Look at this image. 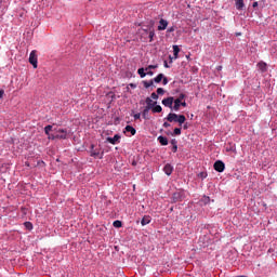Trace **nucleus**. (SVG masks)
<instances>
[{
	"label": "nucleus",
	"instance_id": "obj_6",
	"mask_svg": "<svg viewBox=\"0 0 277 277\" xmlns=\"http://www.w3.org/2000/svg\"><path fill=\"white\" fill-rule=\"evenodd\" d=\"M162 105H164V107H169L170 109H173L174 105V97L173 96H169L167 98L162 100Z\"/></svg>",
	"mask_w": 277,
	"mask_h": 277
},
{
	"label": "nucleus",
	"instance_id": "obj_1",
	"mask_svg": "<svg viewBox=\"0 0 277 277\" xmlns=\"http://www.w3.org/2000/svg\"><path fill=\"white\" fill-rule=\"evenodd\" d=\"M103 155H105V153L101 148H94V145H91V157H94L95 159H103Z\"/></svg>",
	"mask_w": 277,
	"mask_h": 277
},
{
	"label": "nucleus",
	"instance_id": "obj_17",
	"mask_svg": "<svg viewBox=\"0 0 277 277\" xmlns=\"http://www.w3.org/2000/svg\"><path fill=\"white\" fill-rule=\"evenodd\" d=\"M185 120H187V118L185 117V115H177V121L180 127H182L185 122Z\"/></svg>",
	"mask_w": 277,
	"mask_h": 277
},
{
	"label": "nucleus",
	"instance_id": "obj_51",
	"mask_svg": "<svg viewBox=\"0 0 277 277\" xmlns=\"http://www.w3.org/2000/svg\"><path fill=\"white\" fill-rule=\"evenodd\" d=\"M217 70H222V66H220V67L217 68Z\"/></svg>",
	"mask_w": 277,
	"mask_h": 277
},
{
	"label": "nucleus",
	"instance_id": "obj_35",
	"mask_svg": "<svg viewBox=\"0 0 277 277\" xmlns=\"http://www.w3.org/2000/svg\"><path fill=\"white\" fill-rule=\"evenodd\" d=\"M185 96H186L185 93H181L176 100L182 103Z\"/></svg>",
	"mask_w": 277,
	"mask_h": 277
},
{
	"label": "nucleus",
	"instance_id": "obj_46",
	"mask_svg": "<svg viewBox=\"0 0 277 277\" xmlns=\"http://www.w3.org/2000/svg\"><path fill=\"white\" fill-rule=\"evenodd\" d=\"M169 127H170V123H169V122H164V123H163V128H164V129H169Z\"/></svg>",
	"mask_w": 277,
	"mask_h": 277
},
{
	"label": "nucleus",
	"instance_id": "obj_50",
	"mask_svg": "<svg viewBox=\"0 0 277 277\" xmlns=\"http://www.w3.org/2000/svg\"><path fill=\"white\" fill-rule=\"evenodd\" d=\"M130 85H131V88H135V84H133V83H131Z\"/></svg>",
	"mask_w": 277,
	"mask_h": 277
},
{
	"label": "nucleus",
	"instance_id": "obj_39",
	"mask_svg": "<svg viewBox=\"0 0 277 277\" xmlns=\"http://www.w3.org/2000/svg\"><path fill=\"white\" fill-rule=\"evenodd\" d=\"M157 94H166V91L163 90V88H158Z\"/></svg>",
	"mask_w": 277,
	"mask_h": 277
},
{
	"label": "nucleus",
	"instance_id": "obj_38",
	"mask_svg": "<svg viewBox=\"0 0 277 277\" xmlns=\"http://www.w3.org/2000/svg\"><path fill=\"white\" fill-rule=\"evenodd\" d=\"M134 120H140L142 118V114L137 113L133 115Z\"/></svg>",
	"mask_w": 277,
	"mask_h": 277
},
{
	"label": "nucleus",
	"instance_id": "obj_42",
	"mask_svg": "<svg viewBox=\"0 0 277 277\" xmlns=\"http://www.w3.org/2000/svg\"><path fill=\"white\" fill-rule=\"evenodd\" d=\"M176 150H179V145H173L172 153H176Z\"/></svg>",
	"mask_w": 277,
	"mask_h": 277
},
{
	"label": "nucleus",
	"instance_id": "obj_25",
	"mask_svg": "<svg viewBox=\"0 0 277 277\" xmlns=\"http://www.w3.org/2000/svg\"><path fill=\"white\" fill-rule=\"evenodd\" d=\"M162 79H163V74H159V75L157 76V78H154L153 81H154L155 83H161Z\"/></svg>",
	"mask_w": 277,
	"mask_h": 277
},
{
	"label": "nucleus",
	"instance_id": "obj_36",
	"mask_svg": "<svg viewBox=\"0 0 277 277\" xmlns=\"http://www.w3.org/2000/svg\"><path fill=\"white\" fill-rule=\"evenodd\" d=\"M198 176H199V179H207L208 174H207V172H200L198 174Z\"/></svg>",
	"mask_w": 277,
	"mask_h": 277
},
{
	"label": "nucleus",
	"instance_id": "obj_13",
	"mask_svg": "<svg viewBox=\"0 0 277 277\" xmlns=\"http://www.w3.org/2000/svg\"><path fill=\"white\" fill-rule=\"evenodd\" d=\"M235 5L237 10H243V8H246L243 0H235Z\"/></svg>",
	"mask_w": 277,
	"mask_h": 277
},
{
	"label": "nucleus",
	"instance_id": "obj_27",
	"mask_svg": "<svg viewBox=\"0 0 277 277\" xmlns=\"http://www.w3.org/2000/svg\"><path fill=\"white\" fill-rule=\"evenodd\" d=\"M144 88L148 89L154 85V80L143 81Z\"/></svg>",
	"mask_w": 277,
	"mask_h": 277
},
{
	"label": "nucleus",
	"instance_id": "obj_40",
	"mask_svg": "<svg viewBox=\"0 0 277 277\" xmlns=\"http://www.w3.org/2000/svg\"><path fill=\"white\" fill-rule=\"evenodd\" d=\"M177 144H179V142L175 138L171 140V145L172 146H179Z\"/></svg>",
	"mask_w": 277,
	"mask_h": 277
},
{
	"label": "nucleus",
	"instance_id": "obj_28",
	"mask_svg": "<svg viewBox=\"0 0 277 277\" xmlns=\"http://www.w3.org/2000/svg\"><path fill=\"white\" fill-rule=\"evenodd\" d=\"M51 131H53V126H47L44 128V133L45 135H50L51 134Z\"/></svg>",
	"mask_w": 277,
	"mask_h": 277
},
{
	"label": "nucleus",
	"instance_id": "obj_14",
	"mask_svg": "<svg viewBox=\"0 0 277 277\" xmlns=\"http://www.w3.org/2000/svg\"><path fill=\"white\" fill-rule=\"evenodd\" d=\"M258 68L262 71V72H266L267 71V64L264 62H260L258 63Z\"/></svg>",
	"mask_w": 277,
	"mask_h": 277
},
{
	"label": "nucleus",
	"instance_id": "obj_21",
	"mask_svg": "<svg viewBox=\"0 0 277 277\" xmlns=\"http://www.w3.org/2000/svg\"><path fill=\"white\" fill-rule=\"evenodd\" d=\"M173 110L179 111V109H181V102L179 100H173Z\"/></svg>",
	"mask_w": 277,
	"mask_h": 277
},
{
	"label": "nucleus",
	"instance_id": "obj_44",
	"mask_svg": "<svg viewBox=\"0 0 277 277\" xmlns=\"http://www.w3.org/2000/svg\"><path fill=\"white\" fill-rule=\"evenodd\" d=\"M163 66H164V68H170V65H168V61L163 62Z\"/></svg>",
	"mask_w": 277,
	"mask_h": 277
},
{
	"label": "nucleus",
	"instance_id": "obj_29",
	"mask_svg": "<svg viewBox=\"0 0 277 277\" xmlns=\"http://www.w3.org/2000/svg\"><path fill=\"white\" fill-rule=\"evenodd\" d=\"M24 226H25V228H27V230H32L34 229V224H31V222H25Z\"/></svg>",
	"mask_w": 277,
	"mask_h": 277
},
{
	"label": "nucleus",
	"instance_id": "obj_8",
	"mask_svg": "<svg viewBox=\"0 0 277 277\" xmlns=\"http://www.w3.org/2000/svg\"><path fill=\"white\" fill-rule=\"evenodd\" d=\"M106 140H107V142H109V144H113V145L120 144V135L119 134H115L114 137H107Z\"/></svg>",
	"mask_w": 277,
	"mask_h": 277
},
{
	"label": "nucleus",
	"instance_id": "obj_31",
	"mask_svg": "<svg viewBox=\"0 0 277 277\" xmlns=\"http://www.w3.org/2000/svg\"><path fill=\"white\" fill-rule=\"evenodd\" d=\"M174 31H176V27H174V26H171V27H169V28L167 29V34H172V32H174Z\"/></svg>",
	"mask_w": 277,
	"mask_h": 277
},
{
	"label": "nucleus",
	"instance_id": "obj_32",
	"mask_svg": "<svg viewBox=\"0 0 277 277\" xmlns=\"http://www.w3.org/2000/svg\"><path fill=\"white\" fill-rule=\"evenodd\" d=\"M172 135H181V128H175Z\"/></svg>",
	"mask_w": 277,
	"mask_h": 277
},
{
	"label": "nucleus",
	"instance_id": "obj_52",
	"mask_svg": "<svg viewBox=\"0 0 277 277\" xmlns=\"http://www.w3.org/2000/svg\"><path fill=\"white\" fill-rule=\"evenodd\" d=\"M184 129H187V126H184Z\"/></svg>",
	"mask_w": 277,
	"mask_h": 277
},
{
	"label": "nucleus",
	"instance_id": "obj_43",
	"mask_svg": "<svg viewBox=\"0 0 277 277\" xmlns=\"http://www.w3.org/2000/svg\"><path fill=\"white\" fill-rule=\"evenodd\" d=\"M162 83H163V85H168V78H166L164 76H163V79H162Z\"/></svg>",
	"mask_w": 277,
	"mask_h": 277
},
{
	"label": "nucleus",
	"instance_id": "obj_12",
	"mask_svg": "<svg viewBox=\"0 0 277 277\" xmlns=\"http://www.w3.org/2000/svg\"><path fill=\"white\" fill-rule=\"evenodd\" d=\"M145 103L147 105L145 107H149V109H151L153 107H155V105H157V102H153L150 97H146Z\"/></svg>",
	"mask_w": 277,
	"mask_h": 277
},
{
	"label": "nucleus",
	"instance_id": "obj_5",
	"mask_svg": "<svg viewBox=\"0 0 277 277\" xmlns=\"http://www.w3.org/2000/svg\"><path fill=\"white\" fill-rule=\"evenodd\" d=\"M213 168L216 172H224V170H226V164H224V161L217 160L214 162Z\"/></svg>",
	"mask_w": 277,
	"mask_h": 277
},
{
	"label": "nucleus",
	"instance_id": "obj_34",
	"mask_svg": "<svg viewBox=\"0 0 277 277\" xmlns=\"http://www.w3.org/2000/svg\"><path fill=\"white\" fill-rule=\"evenodd\" d=\"M146 36H148V34H146L145 31H143V34H142V36H141V40L143 41V42H146Z\"/></svg>",
	"mask_w": 277,
	"mask_h": 277
},
{
	"label": "nucleus",
	"instance_id": "obj_18",
	"mask_svg": "<svg viewBox=\"0 0 277 277\" xmlns=\"http://www.w3.org/2000/svg\"><path fill=\"white\" fill-rule=\"evenodd\" d=\"M153 114H161L163 111V108H161L160 105L153 106L151 108Z\"/></svg>",
	"mask_w": 277,
	"mask_h": 277
},
{
	"label": "nucleus",
	"instance_id": "obj_19",
	"mask_svg": "<svg viewBox=\"0 0 277 277\" xmlns=\"http://www.w3.org/2000/svg\"><path fill=\"white\" fill-rule=\"evenodd\" d=\"M126 131L127 133H131V135H135V133H137V131L135 130V128H133V126H127Z\"/></svg>",
	"mask_w": 277,
	"mask_h": 277
},
{
	"label": "nucleus",
	"instance_id": "obj_30",
	"mask_svg": "<svg viewBox=\"0 0 277 277\" xmlns=\"http://www.w3.org/2000/svg\"><path fill=\"white\" fill-rule=\"evenodd\" d=\"M155 68H159V65H149L145 70H155Z\"/></svg>",
	"mask_w": 277,
	"mask_h": 277
},
{
	"label": "nucleus",
	"instance_id": "obj_3",
	"mask_svg": "<svg viewBox=\"0 0 277 277\" xmlns=\"http://www.w3.org/2000/svg\"><path fill=\"white\" fill-rule=\"evenodd\" d=\"M185 199V193L183 190H177L172 195V202H182Z\"/></svg>",
	"mask_w": 277,
	"mask_h": 277
},
{
	"label": "nucleus",
	"instance_id": "obj_41",
	"mask_svg": "<svg viewBox=\"0 0 277 277\" xmlns=\"http://www.w3.org/2000/svg\"><path fill=\"white\" fill-rule=\"evenodd\" d=\"M146 75H149V77H153V75H155V72H153V70L148 69L145 70Z\"/></svg>",
	"mask_w": 277,
	"mask_h": 277
},
{
	"label": "nucleus",
	"instance_id": "obj_16",
	"mask_svg": "<svg viewBox=\"0 0 277 277\" xmlns=\"http://www.w3.org/2000/svg\"><path fill=\"white\" fill-rule=\"evenodd\" d=\"M179 53H181V48H179V45H173L174 60L179 58Z\"/></svg>",
	"mask_w": 277,
	"mask_h": 277
},
{
	"label": "nucleus",
	"instance_id": "obj_45",
	"mask_svg": "<svg viewBox=\"0 0 277 277\" xmlns=\"http://www.w3.org/2000/svg\"><path fill=\"white\" fill-rule=\"evenodd\" d=\"M181 106L182 107H187V102H185V101L181 102Z\"/></svg>",
	"mask_w": 277,
	"mask_h": 277
},
{
	"label": "nucleus",
	"instance_id": "obj_7",
	"mask_svg": "<svg viewBox=\"0 0 277 277\" xmlns=\"http://www.w3.org/2000/svg\"><path fill=\"white\" fill-rule=\"evenodd\" d=\"M168 25H169L168 19L161 18L159 21L158 31H166V29H168Z\"/></svg>",
	"mask_w": 277,
	"mask_h": 277
},
{
	"label": "nucleus",
	"instance_id": "obj_15",
	"mask_svg": "<svg viewBox=\"0 0 277 277\" xmlns=\"http://www.w3.org/2000/svg\"><path fill=\"white\" fill-rule=\"evenodd\" d=\"M158 142L161 146H168V137L166 136H158Z\"/></svg>",
	"mask_w": 277,
	"mask_h": 277
},
{
	"label": "nucleus",
	"instance_id": "obj_4",
	"mask_svg": "<svg viewBox=\"0 0 277 277\" xmlns=\"http://www.w3.org/2000/svg\"><path fill=\"white\" fill-rule=\"evenodd\" d=\"M29 64H31L34 68H38V55H36V50L30 52Z\"/></svg>",
	"mask_w": 277,
	"mask_h": 277
},
{
	"label": "nucleus",
	"instance_id": "obj_49",
	"mask_svg": "<svg viewBox=\"0 0 277 277\" xmlns=\"http://www.w3.org/2000/svg\"><path fill=\"white\" fill-rule=\"evenodd\" d=\"M132 166H137V161L133 160Z\"/></svg>",
	"mask_w": 277,
	"mask_h": 277
},
{
	"label": "nucleus",
	"instance_id": "obj_33",
	"mask_svg": "<svg viewBox=\"0 0 277 277\" xmlns=\"http://www.w3.org/2000/svg\"><path fill=\"white\" fill-rule=\"evenodd\" d=\"M48 140H57L55 132L53 134H48Z\"/></svg>",
	"mask_w": 277,
	"mask_h": 277
},
{
	"label": "nucleus",
	"instance_id": "obj_22",
	"mask_svg": "<svg viewBox=\"0 0 277 277\" xmlns=\"http://www.w3.org/2000/svg\"><path fill=\"white\" fill-rule=\"evenodd\" d=\"M137 75H140L141 79H144V77H146V69H144V67L138 68Z\"/></svg>",
	"mask_w": 277,
	"mask_h": 277
},
{
	"label": "nucleus",
	"instance_id": "obj_23",
	"mask_svg": "<svg viewBox=\"0 0 277 277\" xmlns=\"http://www.w3.org/2000/svg\"><path fill=\"white\" fill-rule=\"evenodd\" d=\"M148 111H150V107H145L142 113V117L144 118V120H148Z\"/></svg>",
	"mask_w": 277,
	"mask_h": 277
},
{
	"label": "nucleus",
	"instance_id": "obj_9",
	"mask_svg": "<svg viewBox=\"0 0 277 277\" xmlns=\"http://www.w3.org/2000/svg\"><path fill=\"white\" fill-rule=\"evenodd\" d=\"M166 120H168V122H177L179 120V115L177 114H174V113H170Z\"/></svg>",
	"mask_w": 277,
	"mask_h": 277
},
{
	"label": "nucleus",
	"instance_id": "obj_10",
	"mask_svg": "<svg viewBox=\"0 0 277 277\" xmlns=\"http://www.w3.org/2000/svg\"><path fill=\"white\" fill-rule=\"evenodd\" d=\"M163 172L167 174V176H170L172 172H174V167H172L170 163H167L163 168Z\"/></svg>",
	"mask_w": 277,
	"mask_h": 277
},
{
	"label": "nucleus",
	"instance_id": "obj_24",
	"mask_svg": "<svg viewBox=\"0 0 277 277\" xmlns=\"http://www.w3.org/2000/svg\"><path fill=\"white\" fill-rule=\"evenodd\" d=\"M200 202L202 205H209V202H211V198H209V196H203L200 200Z\"/></svg>",
	"mask_w": 277,
	"mask_h": 277
},
{
	"label": "nucleus",
	"instance_id": "obj_37",
	"mask_svg": "<svg viewBox=\"0 0 277 277\" xmlns=\"http://www.w3.org/2000/svg\"><path fill=\"white\" fill-rule=\"evenodd\" d=\"M151 98L154 100V101H157V98H159V94L158 93H151Z\"/></svg>",
	"mask_w": 277,
	"mask_h": 277
},
{
	"label": "nucleus",
	"instance_id": "obj_48",
	"mask_svg": "<svg viewBox=\"0 0 277 277\" xmlns=\"http://www.w3.org/2000/svg\"><path fill=\"white\" fill-rule=\"evenodd\" d=\"M253 8H259V2H253Z\"/></svg>",
	"mask_w": 277,
	"mask_h": 277
},
{
	"label": "nucleus",
	"instance_id": "obj_2",
	"mask_svg": "<svg viewBox=\"0 0 277 277\" xmlns=\"http://www.w3.org/2000/svg\"><path fill=\"white\" fill-rule=\"evenodd\" d=\"M57 140H68V130L67 129H54Z\"/></svg>",
	"mask_w": 277,
	"mask_h": 277
},
{
	"label": "nucleus",
	"instance_id": "obj_11",
	"mask_svg": "<svg viewBox=\"0 0 277 277\" xmlns=\"http://www.w3.org/2000/svg\"><path fill=\"white\" fill-rule=\"evenodd\" d=\"M142 31H145V34H148L149 42H153L155 38V29L148 28V29H142Z\"/></svg>",
	"mask_w": 277,
	"mask_h": 277
},
{
	"label": "nucleus",
	"instance_id": "obj_20",
	"mask_svg": "<svg viewBox=\"0 0 277 277\" xmlns=\"http://www.w3.org/2000/svg\"><path fill=\"white\" fill-rule=\"evenodd\" d=\"M149 222H150V216L145 215V216H143L141 224H142V226H146V225H148Z\"/></svg>",
	"mask_w": 277,
	"mask_h": 277
},
{
	"label": "nucleus",
	"instance_id": "obj_26",
	"mask_svg": "<svg viewBox=\"0 0 277 277\" xmlns=\"http://www.w3.org/2000/svg\"><path fill=\"white\" fill-rule=\"evenodd\" d=\"M113 226L115 228H122V221H114Z\"/></svg>",
	"mask_w": 277,
	"mask_h": 277
},
{
	"label": "nucleus",
	"instance_id": "obj_47",
	"mask_svg": "<svg viewBox=\"0 0 277 277\" xmlns=\"http://www.w3.org/2000/svg\"><path fill=\"white\" fill-rule=\"evenodd\" d=\"M4 91L0 90V98H3Z\"/></svg>",
	"mask_w": 277,
	"mask_h": 277
}]
</instances>
